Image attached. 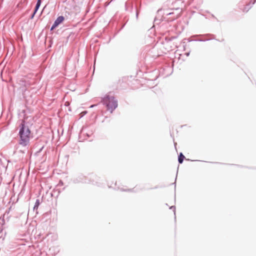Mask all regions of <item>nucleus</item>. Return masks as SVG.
<instances>
[{"label":"nucleus","instance_id":"nucleus-9","mask_svg":"<svg viewBox=\"0 0 256 256\" xmlns=\"http://www.w3.org/2000/svg\"><path fill=\"white\" fill-rule=\"evenodd\" d=\"M124 191H130V189H126V190H124Z\"/></svg>","mask_w":256,"mask_h":256},{"label":"nucleus","instance_id":"nucleus-6","mask_svg":"<svg viewBox=\"0 0 256 256\" xmlns=\"http://www.w3.org/2000/svg\"><path fill=\"white\" fill-rule=\"evenodd\" d=\"M41 4V0H38L37 4H36V8H35V10L34 12V14L36 12L38 8H39L40 5Z\"/></svg>","mask_w":256,"mask_h":256},{"label":"nucleus","instance_id":"nucleus-1","mask_svg":"<svg viewBox=\"0 0 256 256\" xmlns=\"http://www.w3.org/2000/svg\"><path fill=\"white\" fill-rule=\"evenodd\" d=\"M19 135L20 140L19 144L22 146H26L30 142V131L25 126V120H22L20 125Z\"/></svg>","mask_w":256,"mask_h":256},{"label":"nucleus","instance_id":"nucleus-2","mask_svg":"<svg viewBox=\"0 0 256 256\" xmlns=\"http://www.w3.org/2000/svg\"><path fill=\"white\" fill-rule=\"evenodd\" d=\"M102 100L107 108V110L110 111L111 113L118 106V102L113 96H106Z\"/></svg>","mask_w":256,"mask_h":256},{"label":"nucleus","instance_id":"nucleus-3","mask_svg":"<svg viewBox=\"0 0 256 256\" xmlns=\"http://www.w3.org/2000/svg\"><path fill=\"white\" fill-rule=\"evenodd\" d=\"M64 20V18L62 16H58L56 20H55L54 24H53L51 28V30L54 29L56 26H58V24H60V23H62Z\"/></svg>","mask_w":256,"mask_h":256},{"label":"nucleus","instance_id":"nucleus-8","mask_svg":"<svg viewBox=\"0 0 256 256\" xmlns=\"http://www.w3.org/2000/svg\"><path fill=\"white\" fill-rule=\"evenodd\" d=\"M248 10H249L248 8H245L244 9V10H244V12H248Z\"/></svg>","mask_w":256,"mask_h":256},{"label":"nucleus","instance_id":"nucleus-4","mask_svg":"<svg viewBox=\"0 0 256 256\" xmlns=\"http://www.w3.org/2000/svg\"><path fill=\"white\" fill-rule=\"evenodd\" d=\"M171 15H174V16L172 18H168V20H169L170 21L173 20L178 18L180 16V13L179 12V13L176 14H174V12H170L168 14V16H171Z\"/></svg>","mask_w":256,"mask_h":256},{"label":"nucleus","instance_id":"nucleus-7","mask_svg":"<svg viewBox=\"0 0 256 256\" xmlns=\"http://www.w3.org/2000/svg\"><path fill=\"white\" fill-rule=\"evenodd\" d=\"M40 204V202H39V200H37L36 202V204L34 206V208L36 207H38V206H39Z\"/></svg>","mask_w":256,"mask_h":256},{"label":"nucleus","instance_id":"nucleus-5","mask_svg":"<svg viewBox=\"0 0 256 256\" xmlns=\"http://www.w3.org/2000/svg\"><path fill=\"white\" fill-rule=\"evenodd\" d=\"M184 158H185L184 156L182 153H180L178 156V162L180 164H182V162Z\"/></svg>","mask_w":256,"mask_h":256}]
</instances>
